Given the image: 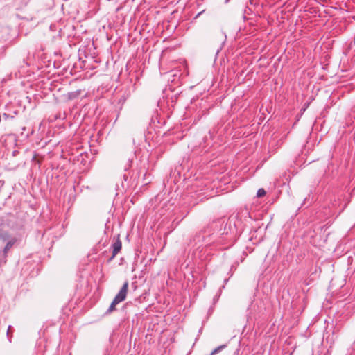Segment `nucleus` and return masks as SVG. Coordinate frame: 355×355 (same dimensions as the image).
Here are the masks:
<instances>
[{"label":"nucleus","instance_id":"39448f33","mask_svg":"<svg viewBox=\"0 0 355 355\" xmlns=\"http://www.w3.org/2000/svg\"><path fill=\"white\" fill-rule=\"evenodd\" d=\"M10 247V245L9 243H8L7 245L6 246V248H5V251L8 250Z\"/></svg>","mask_w":355,"mask_h":355},{"label":"nucleus","instance_id":"f03ea898","mask_svg":"<svg viewBox=\"0 0 355 355\" xmlns=\"http://www.w3.org/2000/svg\"><path fill=\"white\" fill-rule=\"evenodd\" d=\"M121 242L120 240H117L114 244H113V251H112V257H114L118 252L121 249Z\"/></svg>","mask_w":355,"mask_h":355},{"label":"nucleus","instance_id":"7ed1b4c3","mask_svg":"<svg viewBox=\"0 0 355 355\" xmlns=\"http://www.w3.org/2000/svg\"><path fill=\"white\" fill-rule=\"evenodd\" d=\"M266 194V191L264 190V189L261 188V189H259L258 190L257 193V197L261 198V197L264 196Z\"/></svg>","mask_w":355,"mask_h":355},{"label":"nucleus","instance_id":"f257e3e1","mask_svg":"<svg viewBox=\"0 0 355 355\" xmlns=\"http://www.w3.org/2000/svg\"><path fill=\"white\" fill-rule=\"evenodd\" d=\"M128 282H125L122 288H121L119 293L116 295L114 299L113 300L112 302L111 303L108 310L107 313H112L113 311L116 309V306L119 303L124 301L126 298V295L128 293Z\"/></svg>","mask_w":355,"mask_h":355},{"label":"nucleus","instance_id":"20e7f679","mask_svg":"<svg viewBox=\"0 0 355 355\" xmlns=\"http://www.w3.org/2000/svg\"><path fill=\"white\" fill-rule=\"evenodd\" d=\"M225 347V345H221L218 347L216 348L211 353V355H214L216 353H218L220 349H223Z\"/></svg>","mask_w":355,"mask_h":355}]
</instances>
